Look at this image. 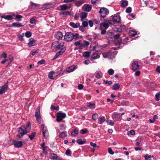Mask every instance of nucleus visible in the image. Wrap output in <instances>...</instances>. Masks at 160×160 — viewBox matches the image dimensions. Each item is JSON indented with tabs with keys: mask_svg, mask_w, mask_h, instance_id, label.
<instances>
[{
	"mask_svg": "<svg viewBox=\"0 0 160 160\" xmlns=\"http://www.w3.org/2000/svg\"><path fill=\"white\" fill-rule=\"evenodd\" d=\"M63 37L62 34L60 32H58L55 34V38L59 40L62 39Z\"/></svg>",
	"mask_w": 160,
	"mask_h": 160,
	"instance_id": "nucleus-12",
	"label": "nucleus"
},
{
	"mask_svg": "<svg viewBox=\"0 0 160 160\" xmlns=\"http://www.w3.org/2000/svg\"><path fill=\"white\" fill-rule=\"evenodd\" d=\"M108 153L110 154L111 155H113L114 154V152L112 151V148H108Z\"/></svg>",
	"mask_w": 160,
	"mask_h": 160,
	"instance_id": "nucleus-52",
	"label": "nucleus"
},
{
	"mask_svg": "<svg viewBox=\"0 0 160 160\" xmlns=\"http://www.w3.org/2000/svg\"><path fill=\"white\" fill-rule=\"evenodd\" d=\"M78 38V34L77 33L74 34L71 32H66L64 36V40L66 42H71L73 39L77 40Z\"/></svg>",
	"mask_w": 160,
	"mask_h": 160,
	"instance_id": "nucleus-1",
	"label": "nucleus"
},
{
	"mask_svg": "<svg viewBox=\"0 0 160 160\" xmlns=\"http://www.w3.org/2000/svg\"><path fill=\"white\" fill-rule=\"evenodd\" d=\"M81 42H82L81 40H79V41H77L76 42H75L74 43V44L76 46H77L78 45H80V44H81Z\"/></svg>",
	"mask_w": 160,
	"mask_h": 160,
	"instance_id": "nucleus-63",
	"label": "nucleus"
},
{
	"mask_svg": "<svg viewBox=\"0 0 160 160\" xmlns=\"http://www.w3.org/2000/svg\"><path fill=\"white\" fill-rule=\"evenodd\" d=\"M51 108L52 110H56L57 111H58L59 110V107L58 106H57L56 107H55L53 105H51Z\"/></svg>",
	"mask_w": 160,
	"mask_h": 160,
	"instance_id": "nucleus-45",
	"label": "nucleus"
},
{
	"mask_svg": "<svg viewBox=\"0 0 160 160\" xmlns=\"http://www.w3.org/2000/svg\"><path fill=\"white\" fill-rule=\"evenodd\" d=\"M98 117V115L97 113L94 114L92 116V118L93 120H95Z\"/></svg>",
	"mask_w": 160,
	"mask_h": 160,
	"instance_id": "nucleus-47",
	"label": "nucleus"
},
{
	"mask_svg": "<svg viewBox=\"0 0 160 160\" xmlns=\"http://www.w3.org/2000/svg\"><path fill=\"white\" fill-rule=\"evenodd\" d=\"M100 0H91L92 3L93 4H96L98 3Z\"/></svg>",
	"mask_w": 160,
	"mask_h": 160,
	"instance_id": "nucleus-59",
	"label": "nucleus"
},
{
	"mask_svg": "<svg viewBox=\"0 0 160 160\" xmlns=\"http://www.w3.org/2000/svg\"><path fill=\"white\" fill-rule=\"evenodd\" d=\"M30 23L31 24H35L36 23V20L34 18H32L30 20Z\"/></svg>",
	"mask_w": 160,
	"mask_h": 160,
	"instance_id": "nucleus-50",
	"label": "nucleus"
},
{
	"mask_svg": "<svg viewBox=\"0 0 160 160\" xmlns=\"http://www.w3.org/2000/svg\"><path fill=\"white\" fill-rule=\"evenodd\" d=\"M67 132L66 131H64L61 132L60 133L59 137L62 138H64L67 136Z\"/></svg>",
	"mask_w": 160,
	"mask_h": 160,
	"instance_id": "nucleus-23",
	"label": "nucleus"
},
{
	"mask_svg": "<svg viewBox=\"0 0 160 160\" xmlns=\"http://www.w3.org/2000/svg\"><path fill=\"white\" fill-rule=\"evenodd\" d=\"M114 57L113 55H112V53L111 51H110L108 52V58L112 59Z\"/></svg>",
	"mask_w": 160,
	"mask_h": 160,
	"instance_id": "nucleus-37",
	"label": "nucleus"
},
{
	"mask_svg": "<svg viewBox=\"0 0 160 160\" xmlns=\"http://www.w3.org/2000/svg\"><path fill=\"white\" fill-rule=\"evenodd\" d=\"M88 129H81L80 131V133H81L82 134H84L86 133H88Z\"/></svg>",
	"mask_w": 160,
	"mask_h": 160,
	"instance_id": "nucleus-38",
	"label": "nucleus"
},
{
	"mask_svg": "<svg viewBox=\"0 0 160 160\" xmlns=\"http://www.w3.org/2000/svg\"><path fill=\"white\" fill-rule=\"evenodd\" d=\"M41 128L43 136L45 138H46L48 134V130L44 124L42 125Z\"/></svg>",
	"mask_w": 160,
	"mask_h": 160,
	"instance_id": "nucleus-8",
	"label": "nucleus"
},
{
	"mask_svg": "<svg viewBox=\"0 0 160 160\" xmlns=\"http://www.w3.org/2000/svg\"><path fill=\"white\" fill-rule=\"evenodd\" d=\"M128 40H129L128 38L127 37L123 39H122L120 40H118L116 42V44L117 45H119L122 43L126 44L128 42Z\"/></svg>",
	"mask_w": 160,
	"mask_h": 160,
	"instance_id": "nucleus-6",
	"label": "nucleus"
},
{
	"mask_svg": "<svg viewBox=\"0 0 160 160\" xmlns=\"http://www.w3.org/2000/svg\"><path fill=\"white\" fill-rule=\"evenodd\" d=\"M88 15V13L85 12H83L81 13V21H82L84 20Z\"/></svg>",
	"mask_w": 160,
	"mask_h": 160,
	"instance_id": "nucleus-17",
	"label": "nucleus"
},
{
	"mask_svg": "<svg viewBox=\"0 0 160 160\" xmlns=\"http://www.w3.org/2000/svg\"><path fill=\"white\" fill-rule=\"evenodd\" d=\"M31 8L32 9L35 8L38 6V5H37V4L34 3L32 2H31Z\"/></svg>",
	"mask_w": 160,
	"mask_h": 160,
	"instance_id": "nucleus-44",
	"label": "nucleus"
},
{
	"mask_svg": "<svg viewBox=\"0 0 160 160\" xmlns=\"http://www.w3.org/2000/svg\"><path fill=\"white\" fill-rule=\"evenodd\" d=\"M64 46V43L61 42L58 44V46H57V48L58 49H60L61 48L63 47Z\"/></svg>",
	"mask_w": 160,
	"mask_h": 160,
	"instance_id": "nucleus-40",
	"label": "nucleus"
},
{
	"mask_svg": "<svg viewBox=\"0 0 160 160\" xmlns=\"http://www.w3.org/2000/svg\"><path fill=\"white\" fill-rule=\"evenodd\" d=\"M144 157L145 158L146 160H151L150 159L151 158V155H149L147 154L144 156Z\"/></svg>",
	"mask_w": 160,
	"mask_h": 160,
	"instance_id": "nucleus-39",
	"label": "nucleus"
},
{
	"mask_svg": "<svg viewBox=\"0 0 160 160\" xmlns=\"http://www.w3.org/2000/svg\"><path fill=\"white\" fill-rule=\"evenodd\" d=\"M92 8V6L91 5L88 4H85L82 7V9L88 12L90 11Z\"/></svg>",
	"mask_w": 160,
	"mask_h": 160,
	"instance_id": "nucleus-10",
	"label": "nucleus"
},
{
	"mask_svg": "<svg viewBox=\"0 0 160 160\" xmlns=\"http://www.w3.org/2000/svg\"><path fill=\"white\" fill-rule=\"evenodd\" d=\"M66 116V115L65 113L58 112L57 113L56 120L57 122H60Z\"/></svg>",
	"mask_w": 160,
	"mask_h": 160,
	"instance_id": "nucleus-5",
	"label": "nucleus"
},
{
	"mask_svg": "<svg viewBox=\"0 0 160 160\" xmlns=\"http://www.w3.org/2000/svg\"><path fill=\"white\" fill-rule=\"evenodd\" d=\"M35 116L37 121L39 123H41V116L40 113V108L38 107L36 110Z\"/></svg>",
	"mask_w": 160,
	"mask_h": 160,
	"instance_id": "nucleus-4",
	"label": "nucleus"
},
{
	"mask_svg": "<svg viewBox=\"0 0 160 160\" xmlns=\"http://www.w3.org/2000/svg\"><path fill=\"white\" fill-rule=\"evenodd\" d=\"M14 145L15 148H19L22 146V142L21 141H15Z\"/></svg>",
	"mask_w": 160,
	"mask_h": 160,
	"instance_id": "nucleus-14",
	"label": "nucleus"
},
{
	"mask_svg": "<svg viewBox=\"0 0 160 160\" xmlns=\"http://www.w3.org/2000/svg\"><path fill=\"white\" fill-rule=\"evenodd\" d=\"M90 52H85L83 55V56L86 58H88L90 56Z\"/></svg>",
	"mask_w": 160,
	"mask_h": 160,
	"instance_id": "nucleus-35",
	"label": "nucleus"
},
{
	"mask_svg": "<svg viewBox=\"0 0 160 160\" xmlns=\"http://www.w3.org/2000/svg\"><path fill=\"white\" fill-rule=\"evenodd\" d=\"M2 18H4L6 20H10L13 19L12 16L11 15H2L1 16Z\"/></svg>",
	"mask_w": 160,
	"mask_h": 160,
	"instance_id": "nucleus-16",
	"label": "nucleus"
},
{
	"mask_svg": "<svg viewBox=\"0 0 160 160\" xmlns=\"http://www.w3.org/2000/svg\"><path fill=\"white\" fill-rule=\"evenodd\" d=\"M105 120V117L103 116H100L98 118V123L102 124Z\"/></svg>",
	"mask_w": 160,
	"mask_h": 160,
	"instance_id": "nucleus-15",
	"label": "nucleus"
},
{
	"mask_svg": "<svg viewBox=\"0 0 160 160\" xmlns=\"http://www.w3.org/2000/svg\"><path fill=\"white\" fill-rule=\"evenodd\" d=\"M86 140H82L81 138H79L77 140V142L79 144H82L85 143Z\"/></svg>",
	"mask_w": 160,
	"mask_h": 160,
	"instance_id": "nucleus-30",
	"label": "nucleus"
},
{
	"mask_svg": "<svg viewBox=\"0 0 160 160\" xmlns=\"http://www.w3.org/2000/svg\"><path fill=\"white\" fill-rule=\"evenodd\" d=\"M160 95V92L157 93L155 95L156 100L157 101H158L159 100V97Z\"/></svg>",
	"mask_w": 160,
	"mask_h": 160,
	"instance_id": "nucleus-53",
	"label": "nucleus"
},
{
	"mask_svg": "<svg viewBox=\"0 0 160 160\" xmlns=\"http://www.w3.org/2000/svg\"><path fill=\"white\" fill-rule=\"evenodd\" d=\"M66 49V48L64 47L61 49L60 51L58 52L56 54L58 56H59L60 55H62L65 52Z\"/></svg>",
	"mask_w": 160,
	"mask_h": 160,
	"instance_id": "nucleus-25",
	"label": "nucleus"
},
{
	"mask_svg": "<svg viewBox=\"0 0 160 160\" xmlns=\"http://www.w3.org/2000/svg\"><path fill=\"white\" fill-rule=\"evenodd\" d=\"M102 56L104 58H108V52H105L104 53H103L102 54Z\"/></svg>",
	"mask_w": 160,
	"mask_h": 160,
	"instance_id": "nucleus-62",
	"label": "nucleus"
},
{
	"mask_svg": "<svg viewBox=\"0 0 160 160\" xmlns=\"http://www.w3.org/2000/svg\"><path fill=\"white\" fill-rule=\"evenodd\" d=\"M78 130L76 129H74L73 131H72L71 134L72 136H75L78 134Z\"/></svg>",
	"mask_w": 160,
	"mask_h": 160,
	"instance_id": "nucleus-26",
	"label": "nucleus"
},
{
	"mask_svg": "<svg viewBox=\"0 0 160 160\" xmlns=\"http://www.w3.org/2000/svg\"><path fill=\"white\" fill-rule=\"evenodd\" d=\"M113 20L116 22H119L120 21V17L118 15H114L112 18Z\"/></svg>",
	"mask_w": 160,
	"mask_h": 160,
	"instance_id": "nucleus-19",
	"label": "nucleus"
},
{
	"mask_svg": "<svg viewBox=\"0 0 160 160\" xmlns=\"http://www.w3.org/2000/svg\"><path fill=\"white\" fill-rule=\"evenodd\" d=\"M122 3L121 6L122 8H124L128 5V2L126 0H122L121 1Z\"/></svg>",
	"mask_w": 160,
	"mask_h": 160,
	"instance_id": "nucleus-18",
	"label": "nucleus"
},
{
	"mask_svg": "<svg viewBox=\"0 0 160 160\" xmlns=\"http://www.w3.org/2000/svg\"><path fill=\"white\" fill-rule=\"evenodd\" d=\"M69 25L72 27L74 28H78L80 26V24L79 23H77L75 24L73 22H71L69 23Z\"/></svg>",
	"mask_w": 160,
	"mask_h": 160,
	"instance_id": "nucleus-20",
	"label": "nucleus"
},
{
	"mask_svg": "<svg viewBox=\"0 0 160 160\" xmlns=\"http://www.w3.org/2000/svg\"><path fill=\"white\" fill-rule=\"evenodd\" d=\"M48 147H45L44 148H43V153L46 154H47L48 153V150L47 148Z\"/></svg>",
	"mask_w": 160,
	"mask_h": 160,
	"instance_id": "nucleus-58",
	"label": "nucleus"
},
{
	"mask_svg": "<svg viewBox=\"0 0 160 160\" xmlns=\"http://www.w3.org/2000/svg\"><path fill=\"white\" fill-rule=\"evenodd\" d=\"M61 9L62 10H65L68 9L67 6L65 5H63L60 6Z\"/></svg>",
	"mask_w": 160,
	"mask_h": 160,
	"instance_id": "nucleus-33",
	"label": "nucleus"
},
{
	"mask_svg": "<svg viewBox=\"0 0 160 160\" xmlns=\"http://www.w3.org/2000/svg\"><path fill=\"white\" fill-rule=\"evenodd\" d=\"M102 25L106 29H107L109 27V24H108V23L107 22H103V23H101L100 24V27H101Z\"/></svg>",
	"mask_w": 160,
	"mask_h": 160,
	"instance_id": "nucleus-29",
	"label": "nucleus"
},
{
	"mask_svg": "<svg viewBox=\"0 0 160 160\" xmlns=\"http://www.w3.org/2000/svg\"><path fill=\"white\" fill-rule=\"evenodd\" d=\"M100 29L101 30V33L103 35V34H105L106 33V30H105V29L102 30V27H100Z\"/></svg>",
	"mask_w": 160,
	"mask_h": 160,
	"instance_id": "nucleus-55",
	"label": "nucleus"
},
{
	"mask_svg": "<svg viewBox=\"0 0 160 160\" xmlns=\"http://www.w3.org/2000/svg\"><path fill=\"white\" fill-rule=\"evenodd\" d=\"M99 12L102 18H103L109 13V11L107 8L103 7L100 9Z\"/></svg>",
	"mask_w": 160,
	"mask_h": 160,
	"instance_id": "nucleus-3",
	"label": "nucleus"
},
{
	"mask_svg": "<svg viewBox=\"0 0 160 160\" xmlns=\"http://www.w3.org/2000/svg\"><path fill=\"white\" fill-rule=\"evenodd\" d=\"M35 42L33 39L31 38L29 39V42L28 43V45L29 47H31L35 45Z\"/></svg>",
	"mask_w": 160,
	"mask_h": 160,
	"instance_id": "nucleus-22",
	"label": "nucleus"
},
{
	"mask_svg": "<svg viewBox=\"0 0 160 160\" xmlns=\"http://www.w3.org/2000/svg\"><path fill=\"white\" fill-rule=\"evenodd\" d=\"M112 118L113 119L118 120V119H120L122 118L121 114L117 112L114 113L112 115Z\"/></svg>",
	"mask_w": 160,
	"mask_h": 160,
	"instance_id": "nucleus-11",
	"label": "nucleus"
},
{
	"mask_svg": "<svg viewBox=\"0 0 160 160\" xmlns=\"http://www.w3.org/2000/svg\"><path fill=\"white\" fill-rule=\"evenodd\" d=\"M50 158L51 159H55L56 160H61V159L58 157L56 154L51 153L50 154Z\"/></svg>",
	"mask_w": 160,
	"mask_h": 160,
	"instance_id": "nucleus-13",
	"label": "nucleus"
},
{
	"mask_svg": "<svg viewBox=\"0 0 160 160\" xmlns=\"http://www.w3.org/2000/svg\"><path fill=\"white\" fill-rule=\"evenodd\" d=\"M95 76L96 78L98 79H100L102 77V76L101 75L99 72H98L97 73Z\"/></svg>",
	"mask_w": 160,
	"mask_h": 160,
	"instance_id": "nucleus-61",
	"label": "nucleus"
},
{
	"mask_svg": "<svg viewBox=\"0 0 160 160\" xmlns=\"http://www.w3.org/2000/svg\"><path fill=\"white\" fill-rule=\"evenodd\" d=\"M95 104L94 103H92L91 102H89L88 103L87 106L89 107L90 108L92 109L95 108Z\"/></svg>",
	"mask_w": 160,
	"mask_h": 160,
	"instance_id": "nucleus-32",
	"label": "nucleus"
},
{
	"mask_svg": "<svg viewBox=\"0 0 160 160\" xmlns=\"http://www.w3.org/2000/svg\"><path fill=\"white\" fill-rule=\"evenodd\" d=\"M55 73V72L54 71H52L49 72L48 75V78L51 79H53V75Z\"/></svg>",
	"mask_w": 160,
	"mask_h": 160,
	"instance_id": "nucleus-31",
	"label": "nucleus"
},
{
	"mask_svg": "<svg viewBox=\"0 0 160 160\" xmlns=\"http://www.w3.org/2000/svg\"><path fill=\"white\" fill-rule=\"evenodd\" d=\"M32 34L31 33L29 32H27L25 33V36L27 38H29L31 36Z\"/></svg>",
	"mask_w": 160,
	"mask_h": 160,
	"instance_id": "nucleus-48",
	"label": "nucleus"
},
{
	"mask_svg": "<svg viewBox=\"0 0 160 160\" xmlns=\"http://www.w3.org/2000/svg\"><path fill=\"white\" fill-rule=\"evenodd\" d=\"M158 118V116L156 115H155L153 118L152 119H149V121L150 123H153L155 120Z\"/></svg>",
	"mask_w": 160,
	"mask_h": 160,
	"instance_id": "nucleus-36",
	"label": "nucleus"
},
{
	"mask_svg": "<svg viewBox=\"0 0 160 160\" xmlns=\"http://www.w3.org/2000/svg\"><path fill=\"white\" fill-rule=\"evenodd\" d=\"M108 72L110 75H112L114 73V71L112 69H110L108 70Z\"/></svg>",
	"mask_w": 160,
	"mask_h": 160,
	"instance_id": "nucleus-41",
	"label": "nucleus"
},
{
	"mask_svg": "<svg viewBox=\"0 0 160 160\" xmlns=\"http://www.w3.org/2000/svg\"><path fill=\"white\" fill-rule=\"evenodd\" d=\"M135 132L134 130H130V131L128 132V135H131V134L133 135L135 134Z\"/></svg>",
	"mask_w": 160,
	"mask_h": 160,
	"instance_id": "nucleus-46",
	"label": "nucleus"
},
{
	"mask_svg": "<svg viewBox=\"0 0 160 160\" xmlns=\"http://www.w3.org/2000/svg\"><path fill=\"white\" fill-rule=\"evenodd\" d=\"M45 61L44 60H42L40 61H38V64L42 65V64H44L45 63Z\"/></svg>",
	"mask_w": 160,
	"mask_h": 160,
	"instance_id": "nucleus-60",
	"label": "nucleus"
},
{
	"mask_svg": "<svg viewBox=\"0 0 160 160\" xmlns=\"http://www.w3.org/2000/svg\"><path fill=\"white\" fill-rule=\"evenodd\" d=\"M132 70L134 71L138 69L139 68V65L138 62L137 61H134L132 63Z\"/></svg>",
	"mask_w": 160,
	"mask_h": 160,
	"instance_id": "nucleus-7",
	"label": "nucleus"
},
{
	"mask_svg": "<svg viewBox=\"0 0 160 160\" xmlns=\"http://www.w3.org/2000/svg\"><path fill=\"white\" fill-rule=\"evenodd\" d=\"M120 87L119 83H116L113 85L112 89L114 90H116L118 89Z\"/></svg>",
	"mask_w": 160,
	"mask_h": 160,
	"instance_id": "nucleus-28",
	"label": "nucleus"
},
{
	"mask_svg": "<svg viewBox=\"0 0 160 160\" xmlns=\"http://www.w3.org/2000/svg\"><path fill=\"white\" fill-rule=\"evenodd\" d=\"M120 36V34H117L114 35L113 37L115 39H117L119 38Z\"/></svg>",
	"mask_w": 160,
	"mask_h": 160,
	"instance_id": "nucleus-57",
	"label": "nucleus"
},
{
	"mask_svg": "<svg viewBox=\"0 0 160 160\" xmlns=\"http://www.w3.org/2000/svg\"><path fill=\"white\" fill-rule=\"evenodd\" d=\"M12 26L13 27H20L23 26L21 23L19 22L13 23Z\"/></svg>",
	"mask_w": 160,
	"mask_h": 160,
	"instance_id": "nucleus-27",
	"label": "nucleus"
},
{
	"mask_svg": "<svg viewBox=\"0 0 160 160\" xmlns=\"http://www.w3.org/2000/svg\"><path fill=\"white\" fill-rule=\"evenodd\" d=\"M36 134V132H33L31 133V135H29L28 137L31 140H32L34 138Z\"/></svg>",
	"mask_w": 160,
	"mask_h": 160,
	"instance_id": "nucleus-34",
	"label": "nucleus"
},
{
	"mask_svg": "<svg viewBox=\"0 0 160 160\" xmlns=\"http://www.w3.org/2000/svg\"><path fill=\"white\" fill-rule=\"evenodd\" d=\"M132 12V8L130 7L128 8L126 10V12L128 13H130Z\"/></svg>",
	"mask_w": 160,
	"mask_h": 160,
	"instance_id": "nucleus-54",
	"label": "nucleus"
},
{
	"mask_svg": "<svg viewBox=\"0 0 160 160\" xmlns=\"http://www.w3.org/2000/svg\"><path fill=\"white\" fill-rule=\"evenodd\" d=\"M82 25L84 27H86L88 26V22H87V21H84L83 20V21H82Z\"/></svg>",
	"mask_w": 160,
	"mask_h": 160,
	"instance_id": "nucleus-49",
	"label": "nucleus"
},
{
	"mask_svg": "<svg viewBox=\"0 0 160 160\" xmlns=\"http://www.w3.org/2000/svg\"><path fill=\"white\" fill-rule=\"evenodd\" d=\"M58 42L55 41L53 42L52 44V46L54 48H57V46H58Z\"/></svg>",
	"mask_w": 160,
	"mask_h": 160,
	"instance_id": "nucleus-43",
	"label": "nucleus"
},
{
	"mask_svg": "<svg viewBox=\"0 0 160 160\" xmlns=\"http://www.w3.org/2000/svg\"><path fill=\"white\" fill-rule=\"evenodd\" d=\"M75 69V66H72L68 67L67 69V71L68 72H70L73 71Z\"/></svg>",
	"mask_w": 160,
	"mask_h": 160,
	"instance_id": "nucleus-24",
	"label": "nucleus"
},
{
	"mask_svg": "<svg viewBox=\"0 0 160 160\" xmlns=\"http://www.w3.org/2000/svg\"><path fill=\"white\" fill-rule=\"evenodd\" d=\"M65 154L68 156H71V152L69 149H67L66 151Z\"/></svg>",
	"mask_w": 160,
	"mask_h": 160,
	"instance_id": "nucleus-42",
	"label": "nucleus"
},
{
	"mask_svg": "<svg viewBox=\"0 0 160 160\" xmlns=\"http://www.w3.org/2000/svg\"><path fill=\"white\" fill-rule=\"evenodd\" d=\"M88 24H89V26L91 27H92L93 26V22L91 20H89L88 21Z\"/></svg>",
	"mask_w": 160,
	"mask_h": 160,
	"instance_id": "nucleus-64",
	"label": "nucleus"
},
{
	"mask_svg": "<svg viewBox=\"0 0 160 160\" xmlns=\"http://www.w3.org/2000/svg\"><path fill=\"white\" fill-rule=\"evenodd\" d=\"M30 125V123L28 122L25 126H22L20 128H18V131L19 133L17 136L19 138H22L24 135L27 134L28 132L27 129L29 128Z\"/></svg>",
	"mask_w": 160,
	"mask_h": 160,
	"instance_id": "nucleus-2",
	"label": "nucleus"
},
{
	"mask_svg": "<svg viewBox=\"0 0 160 160\" xmlns=\"http://www.w3.org/2000/svg\"><path fill=\"white\" fill-rule=\"evenodd\" d=\"M8 82H7L6 84L3 86L0 89V95L2 94L7 90L8 87Z\"/></svg>",
	"mask_w": 160,
	"mask_h": 160,
	"instance_id": "nucleus-9",
	"label": "nucleus"
},
{
	"mask_svg": "<svg viewBox=\"0 0 160 160\" xmlns=\"http://www.w3.org/2000/svg\"><path fill=\"white\" fill-rule=\"evenodd\" d=\"M69 13V11H63L62 12H61L60 13V14H62L63 15H65L66 16L68 15V13Z\"/></svg>",
	"mask_w": 160,
	"mask_h": 160,
	"instance_id": "nucleus-56",
	"label": "nucleus"
},
{
	"mask_svg": "<svg viewBox=\"0 0 160 160\" xmlns=\"http://www.w3.org/2000/svg\"><path fill=\"white\" fill-rule=\"evenodd\" d=\"M90 145L93 147L94 148H98V146H97L96 144L95 143H93L92 142H90Z\"/></svg>",
	"mask_w": 160,
	"mask_h": 160,
	"instance_id": "nucleus-51",
	"label": "nucleus"
},
{
	"mask_svg": "<svg viewBox=\"0 0 160 160\" xmlns=\"http://www.w3.org/2000/svg\"><path fill=\"white\" fill-rule=\"evenodd\" d=\"M91 57L92 59H95L99 58L100 56L98 55L97 52H95L92 53L91 56Z\"/></svg>",
	"mask_w": 160,
	"mask_h": 160,
	"instance_id": "nucleus-21",
	"label": "nucleus"
}]
</instances>
